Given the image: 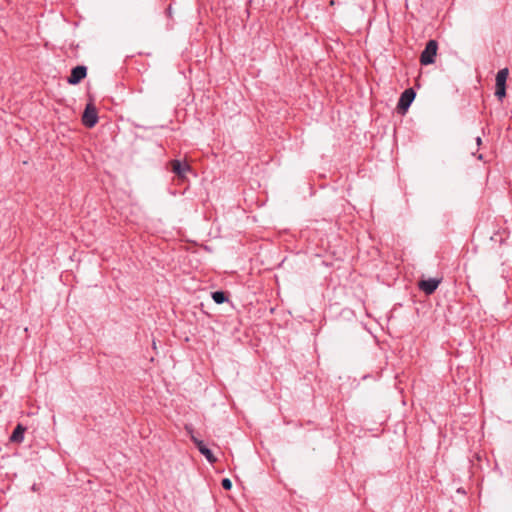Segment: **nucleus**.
<instances>
[{
  "label": "nucleus",
  "mask_w": 512,
  "mask_h": 512,
  "mask_svg": "<svg viewBox=\"0 0 512 512\" xmlns=\"http://www.w3.org/2000/svg\"><path fill=\"white\" fill-rule=\"evenodd\" d=\"M82 122L88 128H92L97 124L98 113H97V109L94 105H92V104L86 105L84 113L82 115Z\"/></svg>",
  "instance_id": "7ed1b4c3"
},
{
  "label": "nucleus",
  "mask_w": 512,
  "mask_h": 512,
  "mask_svg": "<svg viewBox=\"0 0 512 512\" xmlns=\"http://www.w3.org/2000/svg\"><path fill=\"white\" fill-rule=\"evenodd\" d=\"M171 171L177 175L179 179H185L188 172L192 171L191 166L187 162L174 159L170 161Z\"/></svg>",
  "instance_id": "20e7f679"
},
{
  "label": "nucleus",
  "mask_w": 512,
  "mask_h": 512,
  "mask_svg": "<svg viewBox=\"0 0 512 512\" xmlns=\"http://www.w3.org/2000/svg\"><path fill=\"white\" fill-rule=\"evenodd\" d=\"M191 440L193 441V443L196 445L197 449L199 450V452L205 456V458L210 462V463H214L216 462V458L214 457L212 451L205 445V443L196 438L194 435H191Z\"/></svg>",
  "instance_id": "423d86ee"
},
{
  "label": "nucleus",
  "mask_w": 512,
  "mask_h": 512,
  "mask_svg": "<svg viewBox=\"0 0 512 512\" xmlns=\"http://www.w3.org/2000/svg\"><path fill=\"white\" fill-rule=\"evenodd\" d=\"M495 95L500 101H502V99L506 96V86H496Z\"/></svg>",
  "instance_id": "9b49d317"
},
{
  "label": "nucleus",
  "mask_w": 512,
  "mask_h": 512,
  "mask_svg": "<svg viewBox=\"0 0 512 512\" xmlns=\"http://www.w3.org/2000/svg\"><path fill=\"white\" fill-rule=\"evenodd\" d=\"M438 50V43L436 40H429L420 55V63L422 65H430L435 62V56Z\"/></svg>",
  "instance_id": "f257e3e1"
},
{
  "label": "nucleus",
  "mask_w": 512,
  "mask_h": 512,
  "mask_svg": "<svg viewBox=\"0 0 512 512\" xmlns=\"http://www.w3.org/2000/svg\"><path fill=\"white\" fill-rule=\"evenodd\" d=\"M509 75L508 68L500 69L496 74V86H506L507 77Z\"/></svg>",
  "instance_id": "1a4fd4ad"
},
{
  "label": "nucleus",
  "mask_w": 512,
  "mask_h": 512,
  "mask_svg": "<svg viewBox=\"0 0 512 512\" xmlns=\"http://www.w3.org/2000/svg\"><path fill=\"white\" fill-rule=\"evenodd\" d=\"M441 280L436 278H429L419 282V288L427 295H431L438 288Z\"/></svg>",
  "instance_id": "0eeeda50"
},
{
  "label": "nucleus",
  "mask_w": 512,
  "mask_h": 512,
  "mask_svg": "<svg viewBox=\"0 0 512 512\" xmlns=\"http://www.w3.org/2000/svg\"><path fill=\"white\" fill-rule=\"evenodd\" d=\"M476 143H477V145H478V146H479V145H481V143H482V139H481V137H479V136H478V137L476 138Z\"/></svg>",
  "instance_id": "ddd939ff"
},
{
  "label": "nucleus",
  "mask_w": 512,
  "mask_h": 512,
  "mask_svg": "<svg viewBox=\"0 0 512 512\" xmlns=\"http://www.w3.org/2000/svg\"><path fill=\"white\" fill-rule=\"evenodd\" d=\"M87 75V67L83 65H78L72 68L70 76L67 79V82L71 85L79 84Z\"/></svg>",
  "instance_id": "39448f33"
},
{
  "label": "nucleus",
  "mask_w": 512,
  "mask_h": 512,
  "mask_svg": "<svg viewBox=\"0 0 512 512\" xmlns=\"http://www.w3.org/2000/svg\"><path fill=\"white\" fill-rule=\"evenodd\" d=\"M26 428L18 424L10 436V441L14 443H21L24 440V433Z\"/></svg>",
  "instance_id": "6e6552de"
},
{
  "label": "nucleus",
  "mask_w": 512,
  "mask_h": 512,
  "mask_svg": "<svg viewBox=\"0 0 512 512\" xmlns=\"http://www.w3.org/2000/svg\"><path fill=\"white\" fill-rule=\"evenodd\" d=\"M212 299L216 304H223L228 301L227 294L223 291L212 292Z\"/></svg>",
  "instance_id": "9d476101"
},
{
  "label": "nucleus",
  "mask_w": 512,
  "mask_h": 512,
  "mask_svg": "<svg viewBox=\"0 0 512 512\" xmlns=\"http://www.w3.org/2000/svg\"><path fill=\"white\" fill-rule=\"evenodd\" d=\"M221 485L225 490H230L232 488V482L228 478H223L221 481Z\"/></svg>",
  "instance_id": "f8f14e48"
},
{
  "label": "nucleus",
  "mask_w": 512,
  "mask_h": 512,
  "mask_svg": "<svg viewBox=\"0 0 512 512\" xmlns=\"http://www.w3.org/2000/svg\"><path fill=\"white\" fill-rule=\"evenodd\" d=\"M416 97V93L412 88L406 89L400 96L397 109L400 113H406Z\"/></svg>",
  "instance_id": "f03ea898"
}]
</instances>
